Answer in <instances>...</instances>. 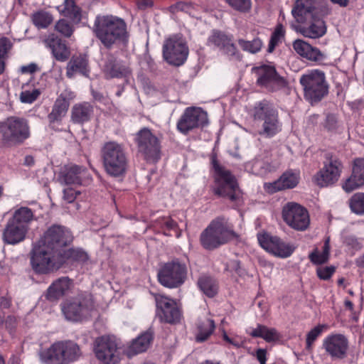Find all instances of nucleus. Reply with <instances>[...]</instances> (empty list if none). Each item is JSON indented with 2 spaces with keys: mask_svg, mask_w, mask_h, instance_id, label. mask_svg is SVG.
I'll return each instance as SVG.
<instances>
[{
  "mask_svg": "<svg viewBox=\"0 0 364 364\" xmlns=\"http://www.w3.org/2000/svg\"><path fill=\"white\" fill-rule=\"evenodd\" d=\"M323 346L332 358H343L346 356L348 341L343 334H331L324 338Z\"/></svg>",
  "mask_w": 364,
  "mask_h": 364,
  "instance_id": "nucleus-25",
  "label": "nucleus"
},
{
  "mask_svg": "<svg viewBox=\"0 0 364 364\" xmlns=\"http://www.w3.org/2000/svg\"><path fill=\"white\" fill-rule=\"evenodd\" d=\"M13 44L11 40L6 37L0 38V57L6 58Z\"/></svg>",
  "mask_w": 364,
  "mask_h": 364,
  "instance_id": "nucleus-55",
  "label": "nucleus"
},
{
  "mask_svg": "<svg viewBox=\"0 0 364 364\" xmlns=\"http://www.w3.org/2000/svg\"><path fill=\"white\" fill-rule=\"evenodd\" d=\"M139 151L147 160L156 161L160 157L161 146L159 139L147 128L141 129L136 135Z\"/></svg>",
  "mask_w": 364,
  "mask_h": 364,
  "instance_id": "nucleus-19",
  "label": "nucleus"
},
{
  "mask_svg": "<svg viewBox=\"0 0 364 364\" xmlns=\"http://www.w3.org/2000/svg\"><path fill=\"white\" fill-rule=\"evenodd\" d=\"M252 117L255 120L262 122L261 129L257 132L250 131L254 136L259 134L264 138H272L282 130V122L279 118L278 111L266 100L255 105Z\"/></svg>",
  "mask_w": 364,
  "mask_h": 364,
  "instance_id": "nucleus-3",
  "label": "nucleus"
},
{
  "mask_svg": "<svg viewBox=\"0 0 364 364\" xmlns=\"http://www.w3.org/2000/svg\"><path fill=\"white\" fill-rule=\"evenodd\" d=\"M237 42L240 47L244 51L249 52L250 53H258L262 47V42L259 38H255L252 41H246L240 38L238 39Z\"/></svg>",
  "mask_w": 364,
  "mask_h": 364,
  "instance_id": "nucleus-44",
  "label": "nucleus"
},
{
  "mask_svg": "<svg viewBox=\"0 0 364 364\" xmlns=\"http://www.w3.org/2000/svg\"><path fill=\"white\" fill-rule=\"evenodd\" d=\"M364 186V159H356L353 165L352 174L343 184V190L350 193Z\"/></svg>",
  "mask_w": 364,
  "mask_h": 364,
  "instance_id": "nucleus-27",
  "label": "nucleus"
},
{
  "mask_svg": "<svg viewBox=\"0 0 364 364\" xmlns=\"http://www.w3.org/2000/svg\"><path fill=\"white\" fill-rule=\"evenodd\" d=\"M101 155L105 171L110 176L119 177L127 172L128 159L124 146L117 141L104 144Z\"/></svg>",
  "mask_w": 364,
  "mask_h": 364,
  "instance_id": "nucleus-5",
  "label": "nucleus"
},
{
  "mask_svg": "<svg viewBox=\"0 0 364 364\" xmlns=\"http://www.w3.org/2000/svg\"><path fill=\"white\" fill-rule=\"evenodd\" d=\"M34 219V213L33 210L28 207H21L16 209L11 220L20 225H23L28 230L29 224Z\"/></svg>",
  "mask_w": 364,
  "mask_h": 364,
  "instance_id": "nucleus-39",
  "label": "nucleus"
},
{
  "mask_svg": "<svg viewBox=\"0 0 364 364\" xmlns=\"http://www.w3.org/2000/svg\"><path fill=\"white\" fill-rule=\"evenodd\" d=\"M153 335L151 331H146L134 340L132 344L127 349L126 353L128 357H132L138 353H143L147 350Z\"/></svg>",
  "mask_w": 364,
  "mask_h": 364,
  "instance_id": "nucleus-34",
  "label": "nucleus"
},
{
  "mask_svg": "<svg viewBox=\"0 0 364 364\" xmlns=\"http://www.w3.org/2000/svg\"><path fill=\"white\" fill-rule=\"evenodd\" d=\"M300 180V171L287 170L276 181L264 184V189L268 193H274L286 189L295 188Z\"/></svg>",
  "mask_w": 364,
  "mask_h": 364,
  "instance_id": "nucleus-23",
  "label": "nucleus"
},
{
  "mask_svg": "<svg viewBox=\"0 0 364 364\" xmlns=\"http://www.w3.org/2000/svg\"><path fill=\"white\" fill-rule=\"evenodd\" d=\"M329 242V238L325 240L321 252H319L318 249H315L309 254V257L313 264L320 265L328 261L331 249Z\"/></svg>",
  "mask_w": 364,
  "mask_h": 364,
  "instance_id": "nucleus-40",
  "label": "nucleus"
},
{
  "mask_svg": "<svg viewBox=\"0 0 364 364\" xmlns=\"http://www.w3.org/2000/svg\"><path fill=\"white\" fill-rule=\"evenodd\" d=\"M89 73L87 59L84 56L73 57L67 65L66 75L69 78L73 77L77 74L88 77Z\"/></svg>",
  "mask_w": 364,
  "mask_h": 364,
  "instance_id": "nucleus-33",
  "label": "nucleus"
},
{
  "mask_svg": "<svg viewBox=\"0 0 364 364\" xmlns=\"http://www.w3.org/2000/svg\"><path fill=\"white\" fill-rule=\"evenodd\" d=\"M28 231L25 226L20 225L9 219L4 230L3 240L9 245L18 244L26 238Z\"/></svg>",
  "mask_w": 364,
  "mask_h": 364,
  "instance_id": "nucleus-28",
  "label": "nucleus"
},
{
  "mask_svg": "<svg viewBox=\"0 0 364 364\" xmlns=\"http://www.w3.org/2000/svg\"><path fill=\"white\" fill-rule=\"evenodd\" d=\"M20 70L22 73L32 74L39 70V68L37 64L31 63L28 65L21 66Z\"/></svg>",
  "mask_w": 364,
  "mask_h": 364,
  "instance_id": "nucleus-62",
  "label": "nucleus"
},
{
  "mask_svg": "<svg viewBox=\"0 0 364 364\" xmlns=\"http://www.w3.org/2000/svg\"><path fill=\"white\" fill-rule=\"evenodd\" d=\"M43 42L46 47L51 50L53 57L57 60L64 62L69 58L70 50L59 38L51 34Z\"/></svg>",
  "mask_w": 364,
  "mask_h": 364,
  "instance_id": "nucleus-29",
  "label": "nucleus"
},
{
  "mask_svg": "<svg viewBox=\"0 0 364 364\" xmlns=\"http://www.w3.org/2000/svg\"><path fill=\"white\" fill-rule=\"evenodd\" d=\"M94 350L97 359L105 364H117L123 351L115 338L109 336L98 338Z\"/></svg>",
  "mask_w": 364,
  "mask_h": 364,
  "instance_id": "nucleus-15",
  "label": "nucleus"
},
{
  "mask_svg": "<svg viewBox=\"0 0 364 364\" xmlns=\"http://www.w3.org/2000/svg\"><path fill=\"white\" fill-rule=\"evenodd\" d=\"M188 55L185 41L178 36L166 39L163 45V57L169 64L180 66L184 63Z\"/></svg>",
  "mask_w": 364,
  "mask_h": 364,
  "instance_id": "nucleus-16",
  "label": "nucleus"
},
{
  "mask_svg": "<svg viewBox=\"0 0 364 364\" xmlns=\"http://www.w3.org/2000/svg\"><path fill=\"white\" fill-rule=\"evenodd\" d=\"M283 36H284L283 27H282V26L279 25L277 26L275 31L273 32V33L271 36L268 49H267V51L269 53H272L274 50L275 46L281 41Z\"/></svg>",
  "mask_w": 364,
  "mask_h": 364,
  "instance_id": "nucleus-50",
  "label": "nucleus"
},
{
  "mask_svg": "<svg viewBox=\"0 0 364 364\" xmlns=\"http://www.w3.org/2000/svg\"><path fill=\"white\" fill-rule=\"evenodd\" d=\"M208 123V114L202 108L198 107H186L177 122L178 130L187 134L190 131L203 127Z\"/></svg>",
  "mask_w": 364,
  "mask_h": 364,
  "instance_id": "nucleus-17",
  "label": "nucleus"
},
{
  "mask_svg": "<svg viewBox=\"0 0 364 364\" xmlns=\"http://www.w3.org/2000/svg\"><path fill=\"white\" fill-rule=\"evenodd\" d=\"M247 333L254 338H262L268 343L275 342L281 338L280 333L274 328L257 324L255 328L247 330Z\"/></svg>",
  "mask_w": 364,
  "mask_h": 364,
  "instance_id": "nucleus-35",
  "label": "nucleus"
},
{
  "mask_svg": "<svg viewBox=\"0 0 364 364\" xmlns=\"http://www.w3.org/2000/svg\"><path fill=\"white\" fill-rule=\"evenodd\" d=\"M85 169L77 165L65 166L61 171L59 180L65 185H78L82 183V178L85 175Z\"/></svg>",
  "mask_w": 364,
  "mask_h": 364,
  "instance_id": "nucleus-32",
  "label": "nucleus"
},
{
  "mask_svg": "<svg viewBox=\"0 0 364 364\" xmlns=\"http://www.w3.org/2000/svg\"><path fill=\"white\" fill-rule=\"evenodd\" d=\"M187 274L186 266L178 259L166 263L158 273L159 282L168 288H176L183 284Z\"/></svg>",
  "mask_w": 364,
  "mask_h": 364,
  "instance_id": "nucleus-11",
  "label": "nucleus"
},
{
  "mask_svg": "<svg viewBox=\"0 0 364 364\" xmlns=\"http://www.w3.org/2000/svg\"><path fill=\"white\" fill-rule=\"evenodd\" d=\"M81 352L77 344L71 341L54 343L40 354L43 364H68L78 359Z\"/></svg>",
  "mask_w": 364,
  "mask_h": 364,
  "instance_id": "nucleus-7",
  "label": "nucleus"
},
{
  "mask_svg": "<svg viewBox=\"0 0 364 364\" xmlns=\"http://www.w3.org/2000/svg\"><path fill=\"white\" fill-rule=\"evenodd\" d=\"M65 318L71 321H82L91 316L95 310L92 296L88 293L78 295L62 304Z\"/></svg>",
  "mask_w": 364,
  "mask_h": 364,
  "instance_id": "nucleus-8",
  "label": "nucleus"
},
{
  "mask_svg": "<svg viewBox=\"0 0 364 364\" xmlns=\"http://www.w3.org/2000/svg\"><path fill=\"white\" fill-rule=\"evenodd\" d=\"M198 284L200 289L209 297H213L217 294L218 286L215 282L209 277H200Z\"/></svg>",
  "mask_w": 364,
  "mask_h": 364,
  "instance_id": "nucleus-42",
  "label": "nucleus"
},
{
  "mask_svg": "<svg viewBox=\"0 0 364 364\" xmlns=\"http://www.w3.org/2000/svg\"><path fill=\"white\" fill-rule=\"evenodd\" d=\"M208 45L219 49L230 60H240V54L231 38L223 32L214 31L208 37Z\"/></svg>",
  "mask_w": 364,
  "mask_h": 364,
  "instance_id": "nucleus-22",
  "label": "nucleus"
},
{
  "mask_svg": "<svg viewBox=\"0 0 364 364\" xmlns=\"http://www.w3.org/2000/svg\"><path fill=\"white\" fill-rule=\"evenodd\" d=\"M129 71L127 68L114 65L111 69L109 74L112 77H121L127 75Z\"/></svg>",
  "mask_w": 364,
  "mask_h": 364,
  "instance_id": "nucleus-60",
  "label": "nucleus"
},
{
  "mask_svg": "<svg viewBox=\"0 0 364 364\" xmlns=\"http://www.w3.org/2000/svg\"><path fill=\"white\" fill-rule=\"evenodd\" d=\"M257 238L263 249L282 258L290 257L295 250V246L293 244L268 234L258 235Z\"/></svg>",
  "mask_w": 364,
  "mask_h": 364,
  "instance_id": "nucleus-20",
  "label": "nucleus"
},
{
  "mask_svg": "<svg viewBox=\"0 0 364 364\" xmlns=\"http://www.w3.org/2000/svg\"><path fill=\"white\" fill-rule=\"evenodd\" d=\"M60 11L65 16L74 19L80 17L79 8L75 6L74 0H65L64 7Z\"/></svg>",
  "mask_w": 364,
  "mask_h": 364,
  "instance_id": "nucleus-48",
  "label": "nucleus"
},
{
  "mask_svg": "<svg viewBox=\"0 0 364 364\" xmlns=\"http://www.w3.org/2000/svg\"><path fill=\"white\" fill-rule=\"evenodd\" d=\"M215 328V322L213 319L205 318L200 319L197 323V333L196 339L198 342L206 341L213 333Z\"/></svg>",
  "mask_w": 364,
  "mask_h": 364,
  "instance_id": "nucleus-38",
  "label": "nucleus"
},
{
  "mask_svg": "<svg viewBox=\"0 0 364 364\" xmlns=\"http://www.w3.org/2000/svg\"><path fill=\"white\" fill-rule=\"evenodd\" d=\"M33 23L38 29L46 28L52 23L53 18L52 15L44 10H40L33 13L31 16Z\"/></svg>",
  "mask_w": 364,
  "mask_h": 364,
  "instance_id": "nucleus-41",
  "label": "nucleus"
},
{
  "mask_svg": "<svg viewBox=\"0 0 364 364\" xmlns=\"http://www.w3.org/2000/svg\"><path fill=\"white\" fill-rule=\"evenodd\" d=\"M336 271V267L333 265L326 267H318L316 269V274L320 279L328 280Z\"/></svg>",
  "mask_w": 364,
  "mask_h": 364,
  "instance_id": "nucleus-53",
  "label": "nucleus"
},
{
  "mask_svg": "<svg viewBox=\"0 0 364 364\" xmlns=\"http://www.w3.org/2000/svg\"><path fill=\"white\" fill-rule=\"evenodd\" d=\"M63 256L71 259L84 263L88 259V255L82 249H70L67 252H63Z\"/></svg>",
  "mask_w": 364,
  "mask_h": 364,
  "instance_id": "nucleus-49",
  "label": "nucleus"
},
{
  "mask_svg": "<svg viewBox=\"0 0 364 364\" xmlns=\"http://www.w3.org/2000/svg\"><path fill=\"white\" fill-rule=\"evenodd\" d=\"M72 240L73 235L68 228L61 225H53L47 230L38 242L63 252L62 248Z\"/></svg>",
  "mask_w": 364,
  "mask_h": 364,
  "instance_id": "nucleus-18",
  "label": "nucleus"
},
{
  "mask_svg": "<svg viewBox=\"0 0 364 364\" xmlns=\"http://www.w3.org/2000/svg\"><path fill=\"white\" fill-rule=\"evenodd\" d=\"M93 114V107L87 102L78 103L72 108L71 119L74 123L82 124L89 121Z\"/></svg>",
  "mask_w": 364,
  "mask_h": 364,
  "instance_id": "nucleus-36",
  "label": "nucleus"
},
{
  "mask_svg": "<svg viewBox=\"0 0 364 364\" xmlns=\"http://www.w3.org/2000/svg\"><path fill=\"white\" fill-rule=\"evenodd\" d=\"M305 26L299 28V32L306 38H318L323 36L326 32V27L324 21L321 18L320 14L309 19Z\"/></svg>",
  "mask_w": 364,
  "mask_h": 364,
  "instance_id": "nucleus-30",
  "label": "nucleus"
},
{
  "mask_svg": "<svg viewBox=\"0 0 364 364\" xmlns=\"http://www.w3.org/2000/svg\"><path fill=\"white\" fill-rule=\"evenodd\" d=\"M233 225L224 217L212 220L200 233V242L207 250H213L228 243L236 237Z\"/></svg>",
  "mask_w": 364,
  "mask_h": 364,
  "instance_id": "nucleus-2",
  "label": "nucleus"
},
{
  "mask_svg": "<svg viewBox=\"0 0 364 364\" xmlns=\"http://www.w3.org/2000/svg\"><path fill=\"white\" fill-rule=\"evenodd\" d=\"M155 300L158 309L157 314L161 321L170 323L179 321L181 311L173 299L158 294L156 295Z\"/></svg>",
  "mask_w": 364,
  "mask_h": 364,
  "instance_id": "nucleus-21",
  "label": "nucleus"
},
{
  "mask_svg": "<svg viewBox=\"0 0 364 364\" xmlns=\"http://www.w3.org/2000/svg\"><path fill=\"white\" fill-rule=\"evenodd\" d=\"M92 31L104 47L108 49L128 41L127 24L124 19L117 16H97Z\"/></svg>",
  "mask_w": 364,
  "mask_h": 364,
  "instance_id": "nucleus-1",
  "label": "nucleus"
},
{
  "mask_svg": "<svg viewBox=\"0 0 364 364\" xmlns=\"http://www.w3.org/2000/svg\"><path fill=\"white\" fill-rule=\"evenodd\" d=\"M72 282L68 277H61L54 281L48 287L46 298L49 301H55L63 297L70 289Z\"/></svg>",
  "mask_w": 364,
  "mask_h": 364,
  "instance_id": "nucleus-31",
  "label": "nucleus"
},
{
  "mask_svg": "<svg viewBox=\"0 0 364 364\" xmlns=\"http://www.w3.org/2000/svg\"><path fill=\"white\" fill-rule=\"evenodd\" d=\"M65 262L62 252H57L40 242L34 245L31 263L33 270L40 274H47L60 269Z\"/></svg>",
  "mask_w": 364,
  "mask_h": 364,
  "instance_id": "nucleus-4",
  "label": "nucleus"
},
{
  "mask_svg": "<svg viewBox=\"0 0 364 364\" xmlns=\"http://www.w3.org/2000/svg\"><path fill=\"white\" fill-rule=\"evenodd\" d=\"M159 224L161 228L167 230H175L177 229V223L169 217H164L158 220Z\"/></svg>",
  "mask_w": 364,
  "mask_h": 364,
  "instance_id": "nucleus-57",
  "label": "nucleus"
},
{
  "mask_svg": "<svg viewBox=\"0 0 364 364\" xmlns=\"http://www.w3.org/2000/svg\"><path fill=\"white\" fill-rule=\"evenodd\" d=\"M225 270L239 275L242 274L240 263L237 259L230 260L225 265Z\"/></svg>",
  "mask_w": 364,
  "mask_h": 364,
  "instance_id": "nucleus-58",
  "label": "nucleus"
},
{
  "mask_svg": "<svg viewBox=\"0 0 364 364\" xmlns=\"http://www.w3.org/2000/svg\"><path fill=\"white\" fill-rule=\"evenodd\" d=\"M245 169L254 175L264 176L272 171V166L258 157L245 164Z\"/></svg>",
  "mask_w": 364,
  "mask_h": 364,
  "instance_id": "nucleus-37",
  "label": "nucleus"
},
{
  "mask_svg": "<svg viewBox=\"0 0 364 364\" xmlns=\"http://www.w3.org/2000/svg\"><path fill=\"white\" fill-rule=\"evenodd\" d=\"M291 14L298 23H304L320 14V11L316 0H296Z\"/></svg>",
  "mask_w": 364,
  "mask_h": 364,
  "instance_id": "nucleus-24",
  "label": "nucleus"
},
{
  "mask_svg": "<svg viewBox=\"0 0 364 364\" xmlns=\"http://www.w3.org/2000/svg\"><path fill=\"white\" fill-rule=\"evenodd\" d=\"M222 338L227 344H229L235 348L242 347L245 341L242 336L235 334L232 332L227 333L225 330H222Z\"/></svg>",
  "mask_w": 364,
  "mask_h": 364,
  "instance_id": "nucleus-46",
  "label": "nucleus"
},
{
  "mask_svg": "<svg viewBox=\"0 0 364 364\" xmlns=\"http://www.w3.org/2000/svg\"><path fill=\"white\" fill-rule=\"evenodd\" d=\"M226 1L232 8L240 11H248L251 7L250 0H226Z\"/></svg>",
  "mask_w": 364,
  "mask_h": 364,
  "instance_id": "nucleus-54",
  "label": "nucleus"
},
{
  "mask_svg": "<svg viewBox=\"0 0 364 364\" xmlns=\"http://www.w3.org/2000/svg\"><path fill=\"white\" fill-rule=\"evenodd\" d=\"M1 131L3 139L11 144H21L30 136L28 121L17 117H9L3 123Z\"/></svg>",
  "mask_w": 364,
  "mask_h": 364,
  "instance_id": "nucleus-10",
  "label": "nucleus"
},
{
  "mask_svg": "<svg viewBox=\"0 0 364 364\" xmlns=\"http://www.w3.org/2000/svg\"><path fill=\"white\" fill-rule=\"evenodd\" d=\"M350 210L357 215H364V193L354 194L349 200Z\"/></svg>",
  "mask_w": 364,
  "mask_h": 364,
  "instance_id": "nucleus-45",
  "label": "nucleus"
},
{
  "mask_svg": "<svg viewBox=\"0 0 364 364\" xmlns=\"http://www.w3.org/2000/svg\"><path fill=\"white\" fill-rule=\"evenodd\" d=\"M41 92L38 89L32 88L30 90H23L20 95V100L23 103H32L40 95Z\"/></svg>",
  "mask_w": 364,
  "mask_h": 364,
  "instance_id": "nucleus-51",
  "label": "nucleus"
},
{
  "mask_svg": "<svg viewBox=\"0 0 364 364\" xmlns=\"http://www.w3.org/2000/svg\"><path fill=\"white\" fill-rule=\"evenodd\" d=\"M79 191H76L72 188H65L63 191V199L68 203H72L75 200Z\"/></svg>",
  "mask_w": 364,
  "mask_h": 364,
  "instance_id": "nucleus-61",
  "label": "nucleus"
},
{
  "mask_svg": "<svg viewBox=\"0 0 364 364\" xmlns=\"http://www.w3.org/2000/svg\"><path fill=\"white\" fill-rule=\"evenodd\" d=\"M341 161L331 154H326L323 167L314 175V181L320 187H327L336 183L341 174Z\"/></svg>",
  "mask_w": 364,
  "mask_h": 364,
  "instance_id": "nucleus-12",
  "label": "nucleus"
},
{
  "mask_svg": "<svg viewBox=\"0 0 364 364\" xmlns=\"http://www.w3.org/2000/svg\"><path fill=\"white\" fill-rule=\"evenodd\" d=\"M326 327L325 325H318L307 333L306 348L308 350H311L313 343L321 335Z\"/></svg>",
  "mask_w": 364,
  "mask_h": 364,
  "instance_id": "nucleus-47",
  "label": "nucleus"
},
{
  "mask_svg": "<svg viewBox=\"0 0 364 364\" xmlns=\"http://www.w3.org/2000/svg\"><path fill=\"white\" fill-rule=\"evenodd\" d=\"M215 170V183L213 192L215 195L226 198L231 201L237 200L240 197V190L235 177L225 168L217 163L213 164Z\"/></svg>",
  "mask_w": 364,
  "mask_h": 364,
  "instance_id": "nucleus-9",
  "label": "nucleus"
},
{
  "mask_svg": "<svg viewBox=\"0 0 364 364\" xmlns=\"http://www.w3.org/2000/svg\"><path fill=\"white\" fill-rule=\"evenodd\" d=\"M283 220L291 228L297 231L306 230L310 225L307 210L294 202L286 203L282 211Z\"/></svg>",
  "mask_w": 364,
  "mask_h": 364,
  "instance_id": "nucleus-13",
  "label": "nucleus"
},
{
  "mask_svg": "<svg viewBox=\"0 0 364 364\" xmlns=\"http://www.w3.org/2000/svg\"><path fill=\"white\" fill-rule=\"evenodd\" d=\"M257 79V84L268 91L274 92L286 86V80L279 76L274 67L262 64L252 69Z\"/></svg>",
  "mask_w": 364,
  "mask_h": 364,
  "instance_id": "nucleus-14",
  "label": "nucleus"
},
{
  "mask_svg": "<svg viewBox=\"0 0 364 364\" xmlns=\"http://www.w3.org/2000/svg\"><path fill=\"white\" fill-rule=\"evenodd\" d=\"M267 350L262 348H259L256 352L257 358L259 362L266 361Z\"/></svg>",
  "mask_w": 364,
  "mask_h": 364,
  "instance_id": "nucleus-64",
  "label": "nucleus"
},
{
  "mask_svg": "<svg viewBox=\"0 0 364 364\" xmlns=\"http://www.w3.org/2000/svg\"><path fill=\"white\" fill-rule=\"evenodd\" d=\"M75 97V93L70 88L66 87L60 92L57 99L63 102H66L70 106V102L73 100Z\"/></svg>",
  "mask_w": 364,
  "mask_h": 364,
  "instance_id": "nucleus-56",
  "label": "nucleus"
},
{
  "mask_svg": "<svg viewBox=\"0 0 364 364\" xmlns=\"http://www.w3.org/2000/svg\"><path fill=\"white\" fill-rule=\"evenodd\" d=\"M55 28L58 33L65 37H70L73 33V26L64 19L59 20Z\"/></svg>",
  "mask_w": 364,
  "mask_h": 364,
  "instance_id": "nucleus-52",
  "label": "nucleus"
},
{
  "mask_svg": "<svg viewBox=\"0 0 364 364\" xmlns=\"http://www.w3.org/2000/svg\"><path fill=\"white\" fill-rule=\"evenodd\" d=\"M292 46L299 55L309 61L321 63L326 59L325 53L304 40H295Z\"/></svg>",
  "mask_w": 364,
  "mask_h": 364,
  "instance_id": "nucleus-26",
  "label": "nucleus"
},
{
  "mask_svg": "<svg viewBox=\"0 0 364 364\" xmlns=\"http://www.w3.org/2000/svg\"><path fill=\"white\" fill-rule=\"evenodd\" d=\"M69 105L66 102H63L56 100L51 112L48 115L50 122H58L66 114Z\"/></svg>",
  "mask_w": 364,
  "mask_h": 364,
  "instance_id": "nucleus-43",
  "label": "nucleus"
},
{
  "mask_svg": "<svg viewBox=\"0 0 364 364\" xmlns=\"http://www.w3.org/2000/svg\"><path fill=\"white\" fill-rule=\"evenodd\" d=\"M345 243L355 250H358L363 247L361 241L355 236L347 237L345 240Z\"/></svg>",
  "mask_w": 364,
  "mask_h": 364,
  "instance_id": "nucleus-59",
  "label": "nucleus"
},
{
  "mask_svg": "<svg viewBox=\"0 0 364 364\" xmlns=\"http://www.w3.org/2000/svg\"><path fill=\"white\" fill-rule=\"evenodd\" d=\"M304 98L311 105L318 103L328 94L329 85L325 73L318 69L308 70L299 79Z\"/></svg>",
  "mask_w": 364,
  "mask_h": 364,
  "instance_id": "nucleus-6",
  "label": "nucleus"
},
{
  "mask_svg": "<svg viewBox=\"0 0 364 364\" xmlns=\"http://www.w3.org/2000/svg\"><path fill=\"white\" fill-rule=\"evenodd\" d=\"M337 124L336 117L333 114H328L326 117L325 126L329 130H333L336 128Z\"/></svg>",
  "mask_w": 364,
  "mask_h": 364,
  "instance_id": "nucleus-63",
  "label": "nucleus"
}]
</instances>
